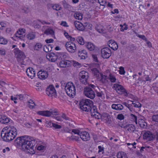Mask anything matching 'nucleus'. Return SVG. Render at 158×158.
<instances>
[{
    "instance_id": "6e6552de",
    "label": "nucleus",
    "mask_w": 158,
    "mask_h": 158,
    "mask_svg": "<svg viewBox=\"0 0 158 158\" xmlns=\"http://www.w3.org/2000/svg\"><path fill=\"white\" fill-rule=\"evenodd\" d=\"M46 93L48 96L52 98L55 97L56 96V90L54 87L52 85H50L46 89Z\"/></svg>"
},
{
    "instance_id": "423d86ee",
    "label": "nucleus",
    "mask_w": 158,
    "mask_h": 158,
    "mask_svg": "<svg viewBox=\"0 0 158 158\" xmlns=\"http://www.w3.org/2000/svg\"><path fill=\"white\" fill-rule=\"evenodd\" d=\"M89 77L88 73L85 71H82L79 74V78L80 81L85 85L87 84Z\"/></svg>"
},
{
    "instance_id": "4468645a",
    "label": "nucleus",
    "mask_w": 158,
    "mask_h": 158,
    "mask_svg": "<svg viewBox=\"0 0 158 158\" xmlns=\"http://www.w3.org/2000/svg\"><path fill=\"white\" fill-rule=\"evenodd\" d=\"M15 53L18 55L17 59L19 62H20L21 60H23L26 58L24 53L20 50L16 49L15 51Z\"/></svg>"
},
{
    "instance_id": "ddd939ff",
    "label": "nucleus",
    "mask_w": 158,
    "mask_h": 158,
    "mask_svg": "<svg viewBox=\"0 0 158 158\" xmlns=\"http://www.w3.org/2000/svg\"><path fill=\"white\" fill-rule=\"evenodd\" d=\"M79 136L81 139L84 141H86L90 139V136L89 133L84 131L80 133Z\"/></svg>"
},
{
    "instance_id": "69168bd1",
    "label": "nucleus",
    "mask_w": 158,
    "mask_h": 158,
    "mask_svg": "<svg viewBox=\"0 0 158 158\" xmlns=\"http://www.w3.org/2000/svg\"><path fill=\"white\" fill-rule=\"evenodd\" d=\"M68 39V40H70V42H72L74 41L75 40V38L71 36H70L69 37V38Z\"/></svg>"
},
{
    "instance_id": "1a4fd4ad",
    "label": "nucleus",
    "mask_w": 158,
    "mask_h": 158,
    "mask_svg": "<svg viewBox=\"0 0 158 158\" xmlns=\"http://www.w3.org/2000/svg\"><path fill=\"white\" fill-rule=\"evenodd\" d=\"M84 94L87 97L93 99L95 96V93L93 89L90 88H85L84 89Z\"/></svg>"
},
{
    "instance_id": "5fc2aeb1",
    "label": "nucleus",
    "mask_w": 158,
    "mask_h": 158,
    "mask_svg": "<svg viewBox=\"0 0 158 158\" xmlns=\"http://www.w3.org/2000/svg\"><path fill=\"white\" fill-rule=\"evenodd\" d=\"M122 104L127 107L131 111V109H132V108L130 106V104L126 102H123Z\"/></svg>"
},
{
    "instance_id": "4d7b16f0",
    "label": "nucleus",
    "mask_w": 158,
    "mask_h": 158,
    "mask_svg": "<svg viewBox=\"0 0 158 158\" xmlns=\"http://www.w3.org/2000/svg\"><path fill=\"white\" fill-rule=\"evenodd\" d=\"M104 95V94L102 92H96V96L100 97H102Z\"/></svg>"
},
{
    "instance_id": "9d476101",
    "label": "nucleus",
    "mask_w": 158,
    "mask_h": 158,
    "mask_svg": "<svg viewBox=\"0 0 158 158\" xmlns=\"http://www.w3.org/2000/svg\"><path fill=\"white\" fill-rule=\"evenodd\" d=\"M143 139L146 140L147 141H150L153 140L155 136L150 131H146L143 132Z\"/></svg>"
},
{
    "instance_id": "6ab92c4d",
    "label": "nucleus",
    "mask_w": 158,
    "mask_h": 158,
    "mask_svg": "<svg viewBox=\"0 0 158 158\" xmlns=\"http://www.w3.org/2000/svg\"><path fill=\"white\" fill-rule=\"evenodd\" d=\"M108 44L109 46L114 50H116L118 48V47L117 43L113 40H109Z\"/></svg>"
},
{
    "instance_id": "37998d69",
    "label": "nucleus",
    "mask_w": 158,
    "mask_h": 158,
    "mask_svg": "<svg viewBox=\"0 0 158 158\" xmlns=\"http://www.w3.org/2000/svg\"><path fill=\"white\" fill-rule=\"evenodd\" d=\"M101 81L103 83H105L107 82V77L105 75H103L102 74V76H100Z\"/></svg>"
},
{
    "instance_id": "58836bf2",
    "label": "nucleus",
    "mask_w": 158,
    "mask_h": 158,
    "mask_svg": "<svg viewBox=\"0 0 158 158\" xmlns=\"http://www.w3.org/2000/svg\"><path fill=\"white\" fill-rule=\"evenodd\" d=\"M52 48V45L51 44H48L47 46H45L44 47V50L45 52H47L51 51Z\"/></svg>"
},
{
    "instance_id": "a19ab883",
    "label": "nucleus",
    "mask_w": 158,
    "mask_h": 158,
    "mask_svg": "<svg viewBox=\"0 0 158 158\" xmlns=\"http://www.w3.org/2000/svg\"><path fill=\"white\" fill-rule=\"evenodd\" d=\"M52 7L53 9L56 11L60 10L61 9V6L59 4H56L53 5Z\"/></svg>"
},
{
    "instance_id": "f3484780",
    "label": "nucleus",
    "mask_w": 158,
    "mask_h": 158,
    "mask_svg": "<svg viewBox=\"0 0 158 158\" xmlns=\"http://www.w3.org/2000/svg\"><path fill=\"white\" fill-rule=\"evenodd\" d=\"M26 31V30L23 28H19L18 31L15 33V35L16 37L22 39L24 35L23 34Z\"/></svg>"
},
{
    "instance_id": "6e6d98bb",
    "label": "nucleus",
    "mask_w": 158,
    "mask_h": 158,
    "mask_svg": "<svg viewBox=\"0 0 158 158\" xmlns=\"http://www.w3.org/2000/svg\"><path fill=\"white\" fill-rule=\"evenodd\" d=\"M2 23L3 28L6 27L9 25V23L6 22H2Z\"/></svg>"
},
{
    "instance_id": "603ef678",
    "label": "nucleus",
    "mask_w": 158,
    "mask_h": 158,
    "mask_svg": "<svg viewBox=\"0 0 158 158\" xmlns=\"http://www.w3.org/2000/svg\"><path fill=\"white\" fill-rule=\"evenodd\" d=\"M98 2L101 5L104 6L106 4V0H98Z\"/></svg>"
},
{
    "instance_id": "5701e85b",
    "label": "nucleus",
    "mask_w": 158,
    "mask_h": 158,
    "mask_svg": "<svg viewBox=\"0 0 158 158\" xmlns=\"http://www.w3.org/2000/svg\"><path fill=\"white\" fill-rule=\"evenodd\" d=\"M112 108L117 110H121L124 108L123 106L120 104H113L111 106Z\"/></svg>"
},
{
    "instance_id": "4be33fe9",
    "label": "nucleus",
    "mask_w": 158,
    "mask_h": 158,
    "mask_svg": "<svg viewBox=\"0 0 158 158\" xmlns=\"http://www.w3.org/2000/svg\"><path fill=\"white\" fill-rule=\"evenodd\" d=\"M70 61L66 60H62L60 63V67L62 68L69 67L70 65Z\"/></svg>"
},
{
    "instance_id": "774afa93",
    "label": "nucleus",
    "mask_w": 158,
    "mask_h": 158,
    "mask_svg": "<svg viewBox=\"0 0 158 158\" xmlns=\"http://www.w3.org/2000/svg\"><path fill=\"white\" fill-rule=\"evenodd\" d=\"M25 125L26 127L28 128H31L32 126L31 123H25Z\"/></svg>"
},
{
    "instance_id": "412c9836",
    "label": "nucleus",
    "mask_w": 158,
    "mask_h": 158,
    "mask_svg": "<svg viewBox=\"0 0 158 158\" xmlns=\"http://www.w3.org/2000/svg\"><path fill=\"white\" fill-rule=\"evenodd\" d=\"M87 52L85 50H80L78 52V55L81 59H85L87 57Z\"/></svg>"
},
{
    "instance_id": "0eeeda50",
    "label": "nucleus",
    "mask_w": 158,
    "mask_h": 158,
    "mask_svg": "<svg viewBox=\"0 0 158 158\" xmlns=\"http://www.w3.org/2000/svg\"><path fill=\"white\" fill-rule=\"evenodd\" d=\"M65 47L67 51L70 53H73L76 51V45L73 42H68L66 43Z\"/></svg>"
},
{
    "instance_id": "b1692460",
    "label": "nucleus",
    "mask_w": 158,
    "mask_h": 158,
    "mask_svg": "<svg viewBox=\"0 0 158 158\" xmlns=\"http://www.w3.org/2000/svg\"><path fill=\"white\" fill-rule=\"evenodd\" d=\"M125 128L130 133L133 132L135 130V126L132 124H128L123 127Z\"/></svg>"
},
{
    "instance_id": "cd10ccee",
    "label": "nucleus",
    "mask_w": 158,
    "mask_h": 158,
    "mask_svg": "<svg viewBox=\"0 0 158 158\" xmlns=\"http://www.w3.org/2000/svg\"><path fill=\"white\" fill-rule=\"evenodd\" d=\"M10 119L5 116H3L0 119V122L3 124H6L9 123Z\"/></svg>"
},
{
    "instance_id": "c756f323",
    "label": "nucleus",
    "mask_w": 158,
    "mask_h": 158,
    "mask_svg": "<svg viewBox=\"0 0 158 158\" xmlns=\"http://www.w3.org/2000/svg\"><path fill=\"white\" fill-rule=\"evenodd\" d=\"M118 158H128L127 154L123 152H120L117 155Z\"/></svg>"
},
{
    "instance_id": "9b49d317",
    "label": "nucleus",
    "mask_w": 158,
    "mask_h": 158,
    "mask_svg": "<svg viewBox=\"0 0 158 158\" xmlns=\"http://www.w3.org/2000/svg\"><path fill=\"white\" fill-rule=\"evenodd\" d=\"M101 54L103 58L107 59L111 56V52L109 48L105 47L102 49Z\"/></svg>"
},
{
    "instance_id": "72a5a7b5",
    "label": "nucleus",
    "mask_w": 158,
    "mask_h": 158,
    "mask_svg": "<svg viewBox=\"0 0 158 158\" xmlns=\"http://www.w3.org/2000/svg\"><path fill=\"white\" fill-rule=\"evenodd\" d=\"M28 106L31 109H33L35 108L36 105L33 101L31 99L29 100L27 104Z\"/></svg>"
},
{
    "instance_id": "473e14b6",
    "label": "nucleus",
    "mask_w": 158,
    "mask_h": 158,
    "mask_svg": "<svg viewBox=\"0 0 158 158\" xmlns=\"http://www.w3.org/2000/svg\"><path fill=\"white\" fill-rule=\"evenodd\" d=\"M90 110H89V111L90 112L91 115H92V114H94L96 112H98L96 106H94L93 105V106L90 107Z\"/></svg>"
},
{
    "instance_id": "2eb2a0df",
    "label": "nucleus",
    "mask_w": 158,
    "mask_h": 158,
    "mask_svg": "<svg viewBox=\"0 0 158 158\" xmlns=\"http://www.w3.org/2000/svg\"><path fill=\"white\" fill-rule=\"evenodd\" d=\"M46 57L49 61L52 62H55L58 59L56 55L52 52L48 53L47 54Z\"/></svg>"
},
{
    "instance_id": "393cba45",
    "label": "nucleus",
    "mask_w": 158,
    "mask_h": 158,
    "mask_svg": "<svg viewBox=\"0 0 158 158\" xmlns=\"http://www.w3.org/2000/svg\"><path fill=\"white\" fill-rule=\"evenodd\" d=\"M44 33L47 35H50L53 36L54 35L55 31L51 27H49L45 30Z\"/></svg>"
},
{
    "instance_id": "0e129e2a",
    "label": "nucleus",
    "mask_w": 158,
    "mask_h": 158,
    "mask_svg": "<svg viewBox=\"0 0 158 158\" xmlns=\"http://www.w3.org/2000/svg\"><path fill=\"white\" fill-rule=\"evenodd\" d=\"M62 118H63V119L66 120H69V118H68V117H67L66 116V115L64 114V113H63L62 114Z\"/></svg>"
},
{
    "instance_id": "e433bc0d",
    "label": "nucleus",
    "mask_w": 158,
    "mask_h": 158,
    "mask_svg": "<svg viewBox=\"0 0 158 158\" xmlns=\"http://www.w3.org/2000/svg\"><path fill=\"white\" fill-rule=\"evenodd\" d=\"M42 46L41 43H37L34 46V49L36 51H40L42 48Z\"/></svg>"
},
{
    "instance_id": "2f4dec72",
    "label": "nucleus",
    "mask_w": 158,
    "mask_h": 158,
    "mask_svg": "<svg viewBox=\"0 0 158 158\" xmlns=\"http://www.w3.org/2000/svg\"><path fill=\"white\" fill-rule=\"evenodd\" d=\"M74 16L76 19L81 20L82 19V14L81 13L77 12L74 14Z\"/></svg>"
},
{
    "instance_id": "864d4df0",
    "label": "nucleus",
    "mask_w": 158,
    "mask_h": 158,
    "mask_svg": "<svg viewBox=\"0 0 158 158\" xmlns=\"http://www.w3.org/2000/svg\"><path fill=\"white\" fill-rule=\"evenodd\" d=\"M45 148V146L42 145L38 146L37 148V149L40 151L44 150Z\"/></svg>"
},
{
    "instance_id": "f257e3e1",
    "label": "nucleus",
    "mask_w": 158,
    "mask_h": 158,
    "mask_svg": "<svg viewBox=\"0 0 158 158\" xmlns=\"http://www.w3.org/2000/svg\"><path fill=\"white\" fill-rule=\"evenodd\" d=\"M37 142L35 138L26 135L17 137L15 140V143L21 146L23 151L30 154L35 153L34 146Z\"/></svg>"
},
{
    "instance_id": "aec40b11",
    "label": "nucleus",
    "mask_w": 158,
    "mask_h": 158,
    "mask_svg": "<svg viewBox=\"0 0 158 158\" xmlns=\"http://www.w3.org/2000/svg\"><path fill=\"white\" fill-rule=\"evenodd\" d=\"M74 24L76 28L80 31H83L85 29V27L82 23L79 21H75L74 22Z\"/></svg>"
},
{
    "instance_id": "c03bdc74",
    "label": "nucleus",
    "mask_w": 158,
    "mask_h": 158,
    "mask_svg": "<svg viewBox=\"0 0 158 158\" xmlns=\"http://www.w3.org/2000/svg\"><path fill=\"white\" fill-rule=\"evenodd\" d=\"M120 26L121 27L120 31H124V30H127L128 29L127 25L124 23L123 25L120 24Z\"/></svg>"
},
{
    "instance_id": "f704fd0d",
    "label": "nucleus",
    "mask_w": 158,
    "mask_h": 158,
    "mask_svg": "<svg viewBox=\"0 0 158 158\" xmlns=\"http://www.w3.org/2000/svg\"><path fill=\"white\" fill-rule=\"evenodd\" d=\"M139 124L140 127L142 128H145L147 126V123L143 120H139Z\"/></svg>"
},
{
    "instance_id": "7c9ffc66",
    "label": "nucleus",
    "mask_w": 158,
    "mask_h": 158,
    "mask_svg": "<svg viewBox=\"0 0 158 158\" xmlns=\"http://www.w3.org/2000/svg\"><path fill=\"white\" fill-rule=\"evenodd\" d=\"M66 53L64 52L57 53L56 56L58 57V59L62 60L66 57Z\"/></svg>"
},
{
    "instance_id": "a878e982",
    "label": "nucleus",
    "mask_w": 158,
    "mask_h": 158,
    "mask_svg": "<svg viewBox=\"0 0 158 158\" xmlns=\"http://www.w3.org/2000/svg\"><path fill=\"white\" fill-rule=\"evenodd\" d=\"M92 71L93 73L94 76L97 79L100 78V76H102V74L100 73L99 71L96 68H94L92 69Z\"/></svg>"
},
{
    "instance_id": "13d9d810",
    "label": "nucleus",
    "mask_w": 158,
    "mask_h": 158,
    "mask_svg": "<svg viewBox=\"0 0 158 158\" xmlns=\"http://www.w3.org/2000/svg\"><path fill=\"white\" fill-rule=\"evenodd\" d=\"M125 72L124 68L123 67H121L120 68L119 73L123 75L125 74Z\"/></svg>"
},
{
    "instance_id": "de8ad7c7",
    "label": "nucleus",
    "mask_w": 158,
    "mask_h": 158,
    "mask_svg": "<svg viewBox=\"0 0 158 158\" xmlns=\"http://www.w3.org/2000/svg\"><path fill=\"white\" fill-rule=\"evenodd\" d=\"M92 117H94L96 119H99L100 118L101 116L100 114L98 112H96L94 114H92L91 115Z\"/></svg>"
},
{
    "instance_id": "e2e57ef3",
    "label": "nucleus",
    "mask_w": 158,
    "mask_h": 158,
    "mask_svg": "<svg viewBox=\"0 0 158 158\" xmlns=\"http://www.w3.org/2000/svg\"><path fill=\"white\" fill-rule=\"evenodd\" d=\"M97 31L99 33H103V32L104 31V30L102 28H102H98V27H97L96 28Z\"/></svg>"
},
{
    "instance_id": "3c124183",
    "label": "nucleus",
    "mask_w": 158,
    "mask_h": 158,
    "mask_svg": "<svg viewBox=\"0 0 158 158\" xmlns=\"http://www.w3.org/2000/svg\"><path fill=\"white\" fill-rule=\"evenodd\" d=\"M117 119H118L120 120H122L124 119V116L122 114H118L117 115Z\"/></svg>"
},
{
    "instance_id": "bf43d9fd",
    "label": "nucleus",
    "mask_w": 158,
    "mask_h": 158,
    "mask_svg": "<svg viewBox=\"0 0 158 158\" xmlns=\"http://www.w3.org/2000/svg\"><path fill=\"white\" fill-rule=\"evenodd\" d=\"M138 37L139 38L141 39H142L145 40L146 41H147V39L146 38L145 36L143 35H138Z\"/></svg>"
},
{
    "instance_id": "ea45409f",
    "label": "nucleus",
    "mask_w": 158,
    "mask_h": 158,
    "mask_svg": "<svg viewBox=\"0 0 158 158\" xmlns=\"http://www.w3.org/2000/svg\"><path fill=\"white\" fill-rule=\"evenodd\" d=\"M63 5L65 8L70 9L72 8V6L68 3L66 1L64 0L62 1Z\"/></svg>"
},
{
    "instance_id": "680f3d73",
    "label": "nucleus",
    "mask_w": 158,
    "mask_h": 158,
    "mask_svg": "<svg viewBox=\"0 0 158 158\" xmlns=\"http://www.w3.org/2000/svg\"><path fill=\"white\" fill-rule=\"evenodd\" d=\"M71 138L75 140L76 141L78 140V139H79L78 136H75L73 135L72 136Z\"/></svg>"
},
{
    "instance_id": "7ed1b4c3",
    "label": "nucleus",
    "mask_w": 158,
    "mask_h": 158,
    "mask_svg": "<svg viewBox=\"0 0 158 158\" xmlns=\"http://www.w3.org/2000/svg\"><path fill=\"white\" fill-rule=\"evenodd\" d=\"M93 104V101L89 99H82L79 103L81 109L85 112H89L90 107L92 106Z\"/></svg>"
},
{
    "instance_id": "052dcab7",
    "label": "nucleus",
    "mask_w": 158,
    "mask_h": 158,
    "mask_svg": "<svg viewBox=\"0 0 158 158\" xmlns=\"http://www.w3.org/2000/svg\"><path fill=\"white\" fill-rule=\"evenodd\" d=\"M131 116L132 117V118L134 120L135 123H137V117L135 116V115L131 114Z\"/></svg>"
},
{
    "instance_id": "a211bd4d",
    "label": "nucleus",
    "mask_w": 158,
    "mask_h": 158,
    "mask_svg": "<svg viewBox=\"0 0 158 158\" xmlns=\"http://www.w3.org/2000/svg\"><path fill=\"white\" fill-rule=\"evenodd\" d=\"M48 74L46 71L42 70L39 71L38 73V77L40 79H45L48 77Z\"/></svg>"
},
{
    "instance_id": "8fccbe9b",
    "label": "nucleus",
    "mask_w": 158,
    "mask_h": 158,
    "mask_svg": "<svg viewBox=\"0 0 158 158\" xmlns=\"http://www.w3.org/2000/svg\"><path fill=\"white\" fill-rule=\"evenodd\" d=\"M152 118L153 121L158 123V114L153 115Z\"/></svg>"
},
{
    "instance_id": "49530a36",
    "label": "nucleus",
    "mask_w": 158,
    "mask_h": 158,
    "mask_svg": "<svg viewBox=\"0 0 158 158\" xmlns=\"http://www.w3.org/2000/svg\"><path fill=\"white\" fill-rule=\"evenodd\" d=\"M7 40L2 37H0V44H6L7 43Z\"/></svg>"
},
{
    "instance_id": "09e8293b",
    "label": "nucleus",
    "mask_w": 158,
    "mask_h": 158,
    "mask_svg": "<svg viewBox=\"0 0 158 158\" xmlns=\"http://www.w3.org/2000/svg\"><path fill=\"white\" fill-rule=\"evenodd\" d=\"M132 102V104L133 105V106L135 107L139 108L141 107V104L138 102H136L135 103H134L133 101H131Z\"/></svg>"
},
{
    "instance_id": "338daca9",
    "label": "nucleus",
    "mask_w": 158,
    "mask_h": 158,
    "mask_svg": "<svg viewBox=\"0 0 158 158\" xmlns=\"http://www.w3.org/2000/svg\"><path fill=\"white\" fill-rule=\"evenodd\" d=\"M5 54V52L4 49L0 48V54L4 55Z\"/></svg>"
},
{
    "instance_id": "dca6fc26",
    "label": "nucleus",
    "mask_w": 158,
    "mask_h": 158,
    "mask_svg": "<svg viewBox=\"0 0 158 158\" xmlns=\"http://www.w3.org/2000/svg\"><path fill=\"white\" fill-rule=\"evenodd\" d=\"M27 75L31 79H33L35 77V73L34 69L32 68L29 67L27 68L26 71Z\"/></svg>"
},
{
    "instance_id": "f8f14e48",
    "label": "nucleus",
    "mask_w": 158,
    "mask_h": 158,
    "mask_svg": "<svg viewBox=\"0 0 158 158\" xmlns=\"http://www.w3.org/2000/svg\"><path fill=\"white\" fill-rule=\"evenodd\" d=\"M57 112L56 111H50L48 110L39 111L37 112V114L39 115L46 117H50L53 115H56Z\"/></svg>"
},
{
    "instance_id": "f03ea898",
    "label": "nucleus",
    "mask_w": 158,
    "mask_h": 158,
    "mask_svg": "<svg viewBox=\"0 0 158 158\" xmlns=\"http://www.w3.org/2000/svg\"><path fill=\"white\" fill-rule=\"evenodd\" d=\"M17 134V130L13 126H8L2 130L1 136L4 141L9 142L13 140Z\"/></svg>"
},
{
    "instance_id": "c9c22d12",
    "label": "nucleus",
    "mask_w": 158,
    "mask_h": 158,
    "mask_svg": "<svg viewBox=\"0 0 158 158\" xmlns=\"http://www.w3.org/2000/svg\"><path fill=\"white\" fill-rule=\"evenodd\" d=\"M48 124L50 126V127H53L55 129H59L62 127L60 125L51 122H49Z\"/></svg>"
},
{
    "instance_id": "bb28decb",
    "label": "nucleus",
    "mask_w": 158,
    "mask_h": 158,
    "mask_svg": "<svg viewBox=\"0 0 158 158\" xmlns=\"http://www.w3.org/2000/svg\"><path fill=\"white\" fill-rule=\"evenodd\" d=\"M36 36L35 33L33 32L28 33L26 35L27 38L29 40H33L34 39Z\"/></svg>"
},
{
    "instance_id": "4c0bfd02",
    "label": "nucleus",
    "mask_w": 158,
    "mask_h": 158,
    "mask_svg": "<svg viewBox=\"0 0 158 158\" xmlns=\"http://www.w3.org/2000/svg\"><path fill=\"white\" fill-rule=\"evenodd\" d=\"M108 78L112 83H114L116 82V79L115 77L111 73L110 74L108 77Z\"/></svg>"
},
{
    "instance_id": "39448f33",
    "label": "nucleus",
    "mask_w": 158,
    "mask_h": 158,
    "mask_svg": "<svg viewBox=\"0 0 158 158\" xmlns=\"http://www.w3.org/2000/svg\"><path fill=\"white\" fill-rule=\"evenodd\" d=\"M112 89L115 90L117 92L121 94H123L125 96H128V94L124 87L120 84L115 83L112 86Z\"/></svg>"
},
{
    "instance_id": "79ce46f5",
    "label": "nucleus",
    "mask_w": 158,
    "mask_h": 158,
    "mask_svg": "<svg viewBox=\"0 0 158 158\" xmlns=\"http://www.w3.org/2000/svg\"><path fill=\"white\" fill-rule=\"evenodd\" d=\"M77 40L79 44L81 45H83L85 43L83 38L81 36H79L77 38Z\"/></svg>"
},
{
    "instance_id": "c85d7f7f",
    "label": "nucleus",
    "mask_w": 158,
    "mask_h": 158,
    "mask_svg": "<svg viewBox=\"0 0 158 158\" xmlns=\"http://www.w3.org/2000/svg\"><path fill=\"white\" fill-rule=\"evenodd\" d=\"M87 48L90 51L94 50L95 48V46L93 43L91 42H88L86 45Z\"/></svg>"
},
{
    "instance_id": "a18cd8bd",
    "label": "nucleus",
    "mask_w": 158,
    "mask_h": 158,
    "mask_svg": "<svg viewBox=\"0 0 158 158\" xmlns=\"http://www.w3.org/2000/svg\"><path fill=\"white\" fill-rule=\"evenodd\" d=\"M139 81L137 82V83L139 84V85H141L142 84H144L146 83V81L144 80H143L142 79V77H139L138 78Z\"/></svg>"
},
{
    "instance_id": "20e7f679",
    "label": "nucleus",
    "mask_w": 158,
    "mask_h": 158,
    "mask_svg": "<svg viewBox=\"0 0 158 158\" xmlns=\"http://www.w3.org/2000/svg\"><path fill=\"white\" fill-rule=\"evenodd\" d=\"M65 90L67 94L70 97L74 96L76 94L75 86L72 82H69L66 84Z\"/></svg>"
}]
</instances>
